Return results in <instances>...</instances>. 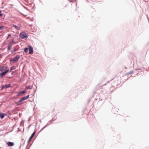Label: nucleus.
I'll use <instances>...</instances> for the list:
<instances>
[{
    "label": "nucleus",
    "mask_w": 149,
    "mask_h": 149,
    "mask_svg": "<svg viewBox=\"0 0 149 149\" xmlns=\"http://www.w3.org/2000/svg\"><path fill=\"white\" fill-rule=\"evenodd\" d=\"M9 70L7 66H0V71L1 72H3L2 73L0 74V77L4 76L6 73L8 72Z\"/></svg>",
    "instance_id": "nucleus-1"
},
{
    "label": "nucleus",
    "mask_w": 149,
    "mask_h": 149,
    "mask_svg": "<svg viewBox=\"0 0 149 149\" xmlns=\"http://www.w3.org/2000/svg\"><path fill=\"white\" fill-rule=\"evenodd\" d=\"M20 37L22 39H24L26 38L27 37V36L26 33L24 32H22L20 34Z\"/></svg>",
    "instance_id": "nucleus-2"
},
{
    "label": "nucleus",
    "mask_w": 149,
    "mask_h": 149,
    "mask_svg": "<svg viewBox=\"0 0 149 149\" xmlns=\"http://www.w3.org/2000/svg\"><path fill=\"white\" fill-rule=\"evenodd\" d=\"M29 53L30 54H33V48L31 46H29Z\"/></svg>",
    "instance_id": "nucleus-3"
},
{
    "label": "nucleus",
    "mask_w": 149,
    "mask_h": 149,
    "mask_svg": "<svg viewBox=\"0 0 149 149\" xmlns=\"http://www.w3.org/2000/svg\"><path fill=\"white\" fill-rule=\"evenodd\" d=\"M20 56L19 55H17L13 59V61H17L19 59V58Z\"/></svg>",
    "instance_id": "nucleus-4"
},
{
    "label": "nucleus",
    "mask_w": 149,
    "mask_h": 149,
    "mask_svg": "<svg viewBox=\"0 0 149 149\" xmlns=\"http://www.w3.org/2000/svg\"><path fill=\"white\" fill-rule=\"evenodd\" d=\"M28 98V95L26 96L25 97L22 98L20 100L18 101L19 102H21L27 99Z\"/></svg>",
    "instance_id": "nucleus-5"
},
{
    "label": "nucleus",
    "mask_w": 149,
    "mask_h": 149,
    "mask_svg": "<svg viewBox=\"0 0 149 149\" xmlns=\"http://www.w3.org/2000/svg\"><path fill=\"white\" fill-rule=\"evenodd\" d=\"M26 92L25 90L19 92L18 94V96H21L22 94H24Z\"/></svg>",
    "instance_id": "nucleus-6"
},
{
    "label": "nucleus",
    "mask_w": 149,
    "mask_h": 149,
    "mask_svg": "<svg viewBox=\"0 0 149 149\" xmlns=\"http://www.w3.org/2000/svg\"><path fill=\"white\" fill-rule=\"evenodd\" d=\"M8 146H12L14 145V143L13 142H9L7 143Z\"/></svg>",
    "instance_id": "nucleus-7"
},
{
    "label": "nucleus",
    "mask_w": 149,
    "mask_h": 149,
    "mask_svg": "<svg viewBox=\"0 0 149 149\" xmlns=\"http://www.w3.org/2000/svg\"><path fill=\"white\" fill-rule=\"evenodd\" d=\"M13 45L12 43H11L10 42L8 45V49L9 50H10L11 49V47Z\"/></svg>",
    "instance_id": "nucleus-8"
},
{
    "label": "nucleus",
    "mask_w": 149,
    "mask_h": 149,
    "mask_svg": "<svg viewBox=\"0 0 149 149\" xmlns=\"http://www.w3.org/2000/svg\"><path fill=\"white\" fill-rule=\"evenodd\" d=\"M35 132H34L33 133V134H32L31 136L30 137V138L29 140V142L31 140V139H32L33 137V136L35 135Z\"/></svg>",
    "instance_id": "nucleus-9"
},
{
    "label": "nucleus",
    "mask_w": 149,
    "mask_h": 149,
    "mask_svg": "<svg viewBox=\"0 0 149 149\" xmlns=\"http://www.w3.org/2000/svg\"><path fill=\"white\" fill-rule=\"evenodd\" d=\"M35 132H34L33 133V134H32L31 136L30 137V138L29 140V142L31 140V139H32L33 137V136L35 135Z\"/></svg>",
    "instance_id": "nucleus-10"
},
{
    "label": "nucleus",
    "mask_w": 149,
    "mask_h": 149,
    "mask_svg": "<svg viewBox=\"0 0 149 149\" xmlns=\"http://www.w3.org/2000/svg\"><path fill=\"white\" fill-rule=\"evenodd\" d=\"M13 26L17 30H19L20 29V28L19 27L15 25H13Z\"/></svg>",
    "instance_id": "nucleus-11"
},
{
    "label": "nucleus",
    "mask_w": 149,
    "mask_h": 149,
    "mask_svg": "<svg viewBox=\"0 0 149 149\" xmlns=\"http://www.w3.org/2000/svg\"><path fill=\"white\" fill-rule=\"evenodd\" d=\"M4 114L3 113H1L0 114V116L1 118H3L4 117Z\"/></svg>",
    "instance_id": "nucleus-12"
},
{
    "label": "nucleus",
    "mask_w": 149,
    "mask_h": 149,
    "mask_svg": "<svg viewBox=\"0 0 149 149\" xmlns=\"http://www.w3.org/2000/svg\"><path fill=\"white\" fill-rule=\"evenodd\" d=\"M24 51L25 52L27 53V52L28 51V48H25L24 49Z\"/></svg>",
    "instance_id": "nucleus-13"
},
{
    "label": "nucleus",
    "mask_w": 149,
    "mask_h": 149,
    "mask_svg": "<svg viewBox=\"0 0 149 149\" xmlns=\"http://www.w3.org/2000/svg\"><path fill=\"white\" fill-rule=\"evenodd\" d=\"M11 43H12V44H15L16 43V42H15V41L13 40H12V41L11 42Z\"/></svg>",
    "instance_id": "nucleus-14"
},
{
    "label": "nucleus",
    "mask_w": 149,
    "mask_h": 149,
    "mask_svg": "<svg viewBox=\"0 0 149 149\" xmlns=\"http://www.w3.org/2000/svg\"><path fill=\"white\" fill-rule=\"evenodd\" d=\"M3 28V26H0V30L1 29H2Z\"/></svg>",
    "instance_id": "nucleus-15"
},
{
    "label": "nucleus",
    "mask_w": 149,
    "mask_h": 149,
    "mask_svg": "<svg viewBox=\"0 0 149 149\" xmlns=\"http://www.w3.org/2000/svg\"><path fill=\"white\" fill-rule=\"evenodd\" d=\"M15 69V68H14V67H13L11 68V70H14V69Z\"/></svg>",
    "instance_id": "nucleus-16"
},
{
    "label": "nucleus",
    "mask_w": 149,
    "mask_h": 149,
    "mask_svg": "<svg viewBox=\"0 0 149 149\" xmlns=\"http://www.w3.org/2000/svg\"><path fill=\"white\" fill-rule=\"evenodd\" d=\"M11 36L10 34H9L8 35V37H7V39H8L10 37V36Z\"/></svg>",
    "instance_id": "nucleus-17"
},
{
    "label": "nucleus",
    "mask_w": 149,
    "mask_h": 149,
    "mask_svg": "<svg viewBox=\"0 0 149 149\" xmlns=\"http://www.w3.org/2000/svg\"><path fill=\"white\" fill-rule=\"evenodd\" d=\"M32 88V86H29V87H28V88L29 89H31V88Z\"/></svg>",
    "instance_id": "nucleus-18"
},
{
    "label": "nucleus",
    "mask_w": 149,
    "mask_h": 149,
    "mask_svg": "<svg viewBox=\"0 0 149 149\" xmlns=\"http://www.w3.org/2000/svg\"><path fill=\"white\" fill-rule=\"evenodd\" d=\"M2 15V13H0V17Z\"/></svg>",
    "instance_id": "nucleus-19"
},
{
    "label": "nucleus",
    "mask_w": 149,
    "mask_h": 149,
    "mask_svg": "<svg viewBox=\"0 0 149 149\" xmlns=\"http://www.w3.org/2000/svg\"><path fill=\"white\" fill-rule=\"evenodd\" d=\"M132 72H130L129 74H131V73H132Z\"/></svg>",
    "instance_id": "nucleus-20"
},
{
    "label": "nucleus",
    "mask_w": 149,
    "mask_h": 149,
    "mask_svg": "<svg viewBox=\"0 0 149 149\" xmlns=\"http://www.w3.org/2000/svg\"><path fill=\"white\" fill-rule=\"evenodd\" d=\"M8 85H8V86H7V87H8Z\"/></svg>",
    "instance_id": "nucleus-21"
},
{
    "label": "nucleus",
    "mask_w": 149,
    "mask_h": 149,
    "mask_svg": "<svg viewBox=\"0 0 149 149\" xmlns=\"http://www.w3.org/2000/svg\"><path fill=\"white\" fill-rule=\"evenodd\" d=\"M8 85H8V86H7V87H8Z\"/></svg>",
    "instance_id": "nucleus-22"
},
{
    "label": "nucleus",
    "mask_w": 149,
    "mask_h": 149,
    "mask_svg": "<svg viewBox=\"0 0 149 149\" xmlns=\"http://www.w3.org/2000/svg\"><path fill=\"white\" fill-rule=\"evenodd\" d=\"M8 85H8V86H7V87H8Z\"/></svg>",
    "instance_id": "nucleus-23"
}]
</instances>
